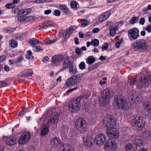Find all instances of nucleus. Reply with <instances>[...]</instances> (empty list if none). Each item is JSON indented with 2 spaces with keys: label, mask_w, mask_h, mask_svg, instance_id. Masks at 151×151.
I'll list each match as a JSON object with an SVG mask.
<instances>
[{
  "label": "nucleus",
  "mask_w": 151,
  "mask_h": 151,
  "mask_svg": "<svg viewBox=\"0 0 151 151\" xmlns=\"http://www.w3.org/2000/svg\"><path fill=\"white\" fill-rule=\"evenodd\" d=\"M116 122L115 118L109 115L105 116L103 120L104 126L107 128L106 132L108 137L117 139L119 137V133L114 128Z\"/></svg>",
  "instance_id": "obj_1"
},
{
  "label": "nucleus",
  "mask_w": 151,
  "mask_h": 151,
  "mask_svg": "<svg viewBox=\"0 0 151 151\" xmlns=\"http://www.w3.org/2000/svg\"><path fill=\"white\" fill-rule=\"evenodd\" d=\"M132 48L135 51L144 52L147 50V41L143 39L136 40L132 45Z\"/></svg>",
  "instance_id": "obj_2"
},
{
  "label": "nucleus",
  "mask_w": 151,
  "mask_h": 151,
  "mask_svg": "<svg viewBox=\"0 0 151 151\" xmlns=\"http://www.w3.org/2000/svg\"><path fill=\"white\" fill-rule=\"evenodd\" d=\"M83 97L81 96L78 97L76 99L70 101L68 103V108L71 113H77L79 110L81 106V101Z\"/></svg>",
  "instance_id": "obj_3"
},
{
  "label": "nucleus",
  "mask_w": 151,
  "mask_h": 151,
  "mask_svg": "<svg viewBox=\"0 0 151 151\" xmlns=\"http://www.w3.org/2000/svg\"><path fill=\"white\" fill-rule=\"evenodd\" d=\"M114 101V104H116L119 109L126 111L129 108V105L124 100V98L121 95L115 96Z\"/></svg>",
  "instance_id": "obj_4"
},
{
  "label": "nucleus",
  "mask_w": 151,
  "mask_h": 151,
  "mask_svg": "<svg viewBox=\"0 0 151 151\" xmlns=\"http://www.w3.org/2000/svg\"><path fill=\"white\" fill-rule=\"evenodd\" d=\"M150 76V75L148 73L145 75L143 74L141 77L140 83L137 87L139 89L148 87L151 83Z\"/></svg>",
  "instance_id": "obj_5"
},
{
  "label": "nucleus",
  "mask_w": 151,
  "mask_h": 151,
  "mask_svg": "<svg viewBox=\"0 0 151 151\" xmlns=\"http://www.w3.org/2000/svg\"><path fill=\"white\" fill-rule=\"evenodd\" d=\"M75 126L77 129L81 134L85 132L87 130L86 121L82 118L79 117L76 120Z\"/></svg>",
  "instance_id": "obj_6"
},
{
  "label": "nucleus",
  "mask_w": 151,
  "mask_h": 151,
  "mask_svg": "<svg viewBox=\"0 0 151 151\" xmlns=\"http://www.w3.org/2000/svg\"><path fill=\"white\" fill-rule=\"evenodd\" d=\"M109 91V89H106L101 93V96L99 99V103L101 106H105L109 104L110 95Z\"/></svg>",
  "instance_id": "obj_7"
},
{
  "label": "nucleus",
  "mask_w": 151,
  "mask_h": 151,
  "mask_svg": "<svg viewBox=\"0 0 151 151\" xmlns=\"http://www.w3.org/2000/svg\"><path fill=\"white\" fill-rule=\"evenodd\" d=\"M139 31L138 28L134 27L128 30V36L129 39L132 41L137 39L139 36Z\"/></svg>",
  "instance_id": "obj_8"
},
{
  "label": "nucleus",
  "mask_w": 151,
  "mask_h": 151,
  "mask_svg": "<svg viewBox=\"0 0 151 151\" xmlns=\"http://www.w3.org/2000/svg\"><path fill=\"white\" fill-rule=\"evenodd\" d=\"M128 97L130 101H133L134 103L137 104L141 101V99L137 95L135 91L133 90H128Z\"/></svg>",
  "instance_id": "obj_9"
},
{
  "label": "nucleus",
  "mask_w": 151,
  "mask_h": 151,
  "mask_svg": "<svg viewBox=\"0 0 151 151\" xmlns=\"http://www.w3.org/2000/svg\"><path fill=\"white\" fill-rule=\"evenodd\" d=\"M128 97L130 101H133L134 103L137 104L141 101V99L137 95L135 91L133 90H128Z\"/></svg>",
  "instance_id": "obj_10"
},
{
  "label": "nucleus",
  "mask_w": 151,
  "mask_h": 151,
  "mask_svg": "<svg viewBox=\"0 0 151 151\" xmlns=\"http://www.w3.org/2000/svg\"><path fill=\"white\" fill-rule=\"evenodd\" d=\"M128 97L130 101H133L134 103L137 104L141 101V99L137 95L135 91L133 90H128Z\"/></svg>",
  "instance_id": "obj_11"
},
{
  "label": "nucleus",
  "mask_w": 151,
  "mask_h": 151,
  "mask_svg": "<svg viewBox=\"0 0 151 151\" xmlns=\"http://www.w3.org/2000/svg\"><path fill=\"white\" fill-rule=\"evenodd\" d=\"M132 120V124L134 125L137 126L140 129H142L145 126L144 120L139 116H136Z\"/></svg>",
  "instance_id": "obj_12"
},
{
  "label": "nucleus",
  "mask_w": 151,
  "mask_h": 151,
  "mask_svg": "<svg viewBox=\"0 0 151 151\" xmlns=\"http://www.w3.org/2000/svg\"><path fill=\"white\" fill-rule=\"evenodd\" d=\"M30 137V134L29 132H24L19 138V144L22 145L25 144L29 140Z\"/></svg>",
  "instance_id": "obj_13"
},
{
  "label": "nucleus",
  "mask_w": 151,
  "mask_h": 151,
  "mask_svg": "<svg viewBox=\"0 0 151 151\" xmlns=\"http://www.w3.org/2000/svg\"><path fill=\"white\" fill-rule=\"evenodd\" d=\"M59 114L57 113L54 112L49 117L47 124V125L51 126L58 122Z\"/></svg>",
  "instance_id": "obj_14"
},
{
  "label": "nucleus",
  "mask_w": 151,
  "mask_h": 151,
  "mask_svg": "<svg viewBox=\"0 0 151 151\" xmlns=\"http://www.w3.org/2000/svg\"><path fill=\"white\" fill-rule=\"evenodd\" d=\"M109 137L110 139H108L106 142L104 147L106 150H114L116 149V142L114 140L111 139L114 138Z\"/></svg>",
  "instance_id": "obj_15"
},
{
  "label": "nucleus",
  "mask_w": 151,
  "mask_h": 151,
  "mask_svg": "<svg viewBox=\"0 0 151 151\" xmlns=\"http://www.w3.org/2000/svg\"><path fill=\"white\" fill-rule=\"evenodd\" d=\"M96 144L98 145H103L106 141L105 136L102 134H99L95 138Z\"/></svg>",
  "instance_id": "obj_16"
},
{
  "label": "nucleus",
  "mask_w": 151,
  "mask_h": 151,
  "mask_svg": "<svg viewBox=\"0 0 151 151\" xmlns=\"http://www.w3.org/2000/svg\"><path fill=\"white\" fill-rule=\"evenodd\" d=\"M73 63V58L72 57H68L65 59L62 65L63 69H67Z\"/></svg>",
  "instance_id": "obj_17"
},
{
  "label": "nucleus",
  "mask_w": 151,
  "mask_h": 151,
  "mask_svg": "<svg viewBox=\"0 0 151 151\" xmlns=\"http://www.w3.org/2000/svg\"><path fill=\"white\" fill-rule=\"evenodd\" d=\"M76 83V79H75L74 76H72L66 81L64 86L66 88H71Z\"/></svg>",
  "instance_id": "obj_18"
},
{
  "label": "nucleus",
  "mask_w": 151,
  "mask_h": 151,
  "mask_svg": "<svg viewBox=\"0 0 151 151\" xmlns=\"http://www.w3.org/2000/svg\"><path fill=\"white\" fill-rule=\"evenodd\" d=\"M132 142L137 146H141L144 145V142L141 137H133L132 138Z\"/></svg>",
  "instance_id": "obj_19"
},
{
  "label": "nucleus",
  "mask_w": 151,
  "mask_h": 151,
  "mask_svg": "<svg viewBox=\"0 0 151 151\" xmlns=\"http://www.w3.org/2000/svg\"><path fill=\"white\" fill-rule=\"evenodd\" d=\"M94 139L92 137L90 136H87L86 140L84 141L85 145L88 147L92 146L94 143Z\"/></svg>",
  "instance_id": "obj_20"
},
{
  "label": "nucleus",
  "mask_w": 151,
  "mask_h": 151,
  "mask_svg": "<svg viewBox=\"0 0 151 151\" xmlns=\"http://www.w3.org/2000/svg\"><path fill=\"white\" fill-rule=\"evenodd\" d=\"M17 141V138L14 136H12L7 138L6 143L9 145L12 146L15 145Z\"/></svg>",
  "instance_id": "obj_21"
},
{
  "label": "nucleus",
  "mask_w": 151,
  "mask_h": 151,
  "mask_svg": "<svg viewBox=\"0 0 151 151\" xmlns=\"http://www.w3.org/2000/svg\"><path fill=\"white\" fill-rule=\"evenodd\" d=\"M50 126V125L48 126L46 123L43 124L41 127V135L42 136H44L47 134L49 131V128Z\"/></svg>",
  "instance_id": "obj_22"
},
{
  "label": "nucleus",
  "mask_w": 151,
  "mask_h": 151,
  "mask_svg": "<svg viewBox=\"0 0 151 151\" xmlns=\"http://www.w3.org/2000/svg\"><path fill=\"white\" fill-rule=\"evenodd\" d=\"M42 27L39 28L40 29H46L48 27H54L55 25V24L52 21H46L42 24Z\"/></svg>",
  "instance_id": "obj_23"
},
{
  "label": "nucleus",
  "mask_w": 151,
  "mask_h": 151,
  "mask_svg": "<svg viewBox=\"0 0 151 151\" xmlns=\"http://www.w3.org/2000/svg\"><path fill=\"white\" fill-rule=\"evenodd\" d=\"M60 142V139L57 137H52L50 141L51 145L54 147L58 146Z\"/></svg>",
  "instance_id": "obj_24"
},
{
  "label": "nucleus",
  "mask_w": 151,
  "mask_h": 151,
  "mask_svg": "<svg viewBox=\"0 0 151 151\" xmlns=\"http://www.w3.org/2000/svg\"><path fill=\"white\" fill-rule=\"evenodd\" d=\"M62 58L61 55H55L52 57V61L55 64H58L62 61Z\"/></svg>",
  "instance_id": "obj_25"
},
{
  "label": "nucleus",
  "mask_w": 151,
  "mask_h": 151,
  "mask_svg": "<svg viewBox=\"0 0 151 151\" xmlns=\"http://www.w3.org/2000/svg\"><path fill=\"white\" fill-rule=\"evenodd\" d=\"M33 73V71L31 70L26 69L21 72L19 74V76L22 77L31 76Z\"/></svg>",
  "instance_id": "obj_26"
},
{
  "label": "nucleus",
  "mask_w": 151,
  "mask_h": 151,
  "mask_svg": "<svg viewBox=\"0 0 151 151\" xmlns=\"http://www.w3.org/2000/svg\"><path fill=\"white\" fill-rule=\"evenodd\" d=\"M141 137L145 140H151V132L145 131L141 134Z\"/></svg>",
  "instance_id": "obj_27"
},
{
  "label": "nucleus",
  "mask_w": 151,
  "mask_h": 151,
  "mask_svg": "<svg viewBox=\"0 0 151 151\" xmlns=\"http://www.w3.org/2000/svg\"><path fill=\"white\" fill-rule=\"evenodd\" d=\"M69 70L70 73L71 75H75L77 72L76 65L74 63H73L69 67Z\"/></svg>",
  "instance_id": "obj_28"
},
{
  "label": "nucleus",
  "mask_w": 151,
  "mask_h": 151,
  "mask_svg": "<svg viewBox=\"0 0 151 151\" xmlns=\"http://www.w3.org/2000/svg\"><path fill=\"white\" fill-rule=\"evenodd\" d=\"M63 151H74L72 147L68 144H64L61 147Z\"/></svg>",
  "instance_id": "obj_29"
},
{
  "label": "nucleus",
  "mask_w": 151,
  "mask_h": 151,
  "mask_svg": "<svg viewBox=\"0 0 151 151\" xmlns=\"http://www.w3.org/2000/svg\"><path fill=\"white\" fill-rule=\"evenodd\" d=\"M145 110L148 113L151 112V103L149 101H147L144 104Z\"/></svg>",
  "instance_id": "obj_30"
},
{
  "label": "nucleus",
  "mask_w": 151,
  "mask_h": 151,
  "mask_svg": "<svg viewBox=\"0 0 151 151\" xmlns=\"http://www.w3.org/2000/svg\"><path fill=\"white\" fill-rule=\"evenodd\" d=\"M19 16L18 17L17 19L19 21L21 22H26L27 19L28 18V17L25 16L24 15H23L22 14H19Z\"/></svg>",
  "instance_id": "obj_31"
},
{
  "label": "nucleus",
  "mask_w": 151,
  "mask_h": 151,
  "mask_svg": "<svg viewBox=\"0 0 151 151\" xmlns=\"http://www.w3.org/2000/svg\"><path fill=\"white\" fill-rule=\"evenodd\" d=\"M31 9L30 8L27 9L21 10L19 12L22 14L23 15L26 16L29 14L31 11Z\"/></svg>",
  "instance_id": "obj_32"
},
{
  "label": "nucleus",
  "mask_w": 151,
  "mask_h": 151,
  "mask_svg": "<svg viewBox=\"0 0 151 151\" xmlns=\"http://www.w3.org/2000/svg\"><path fill=\"white\" fill-rule=\"evenodd\" d=\"M39 41L35 38H33L30 39L29 42V44L32 46H34L35 45H37Z\"/></svg>",
  "instance_id": "obj_33"
},
{
  "label": "nucleus",
  "mask_w": 151,
  "mask_h": 151,
  "mask_svg": "<svg viewBox=\"0 0 151 151\" xmlns=\"http://www.w3.org/2000/svg\"><path fill=\"white\" fill-rule=\"evenodd\" d=\"M125 149L127 151H132L134 149V147L132 144L128 143L126 145Z\"/></svg>",
  "instance_id": "obj_34"
},
{
  "label": "nucleus",
  "mask_w": 151,
  "mask_h": 151,
  "mask_svg": "<svg viewBox=\"0 0 151 151\" xmlns=\"http://www.w3.org/2000/svg\"><path fill=\"white\" fill-rule=\"evenodd\" d=\"M95 59L92 56L89 57L86 59L87 63L89 65L93 64L95 61Z\"/></svg>",
  "instance_id": "obj_35"
},
{
  "label": "nucleus",
  "mask_w": 151,
  "mask_h": 151,
  "mask_svg": "<svg viewBox=\"0 0 151 151\" xmlns=\"http://www.w3.org/2000/svg\"><path fill=\"white\" fill-rule=\"evenodd\" d=\"M60 9L65 14H67L68 13V11L67 7L64 5H61L60 6Z\"/></svg>",
  "instance_id": "obj_36"
},
{
  "label": "nucleus",
  "mask_w": 151,
  "mask_h": 151,
  "mask_svg": "<svg viewBox=\"0 0 151 151\" xmlns=\"http://www.w3.org/2000/svg\"><path fill=\"white\" fill-rule=\"evenodd\" d=\"M32 53L30 50L27 51V53L25 55V58L28 59L32 60L34 58V57L32 55Z\"/></svg>",
  "instance_id": "obj_37"
},
{
  "label": "nucleus",
  "mask_w": 151,
  "mask_h": 151,
  "mask_svg": "<svg viewBox=\"0 0 151 151\" xmlns=\"http://www.w3.org/2000/svg\"><path fill=\"white\" fill-rule=\"evenodd\" d=\"M15 30L14 28H7L4 29L3 31L4 32L11 33L13 32Z\"/></svg>",
  "instance_id": "obj_38"
},
{
  "label": "nucleus",
  "mask_w": 151,
  "mask_h": 151,
  "mask_svg": "<svg viewBox=\"0 0 151 151\" xmlns=\"http://www.w3.org/2000/svg\"><path fill=\"white\" fill-rule=\"evenodd\" d=\"M23 35L21 33L14 34L13 35V37L16 39L21 40L23 38Z\"/></svg>",
  "instance_id": "obj_39"
},
{
  "label": "nucleus",
  "mask_w": 151,
  "mask_h": 151,
  "mask_svg": "<svg viewBox=\"0 0 151 151\" xmlns=\"http://www.w3.org/2000/svg\"><path fill=\"white\" fill-rule=\"evenodd\" d=\"M91 45L94 47H96L99 44V41L98 39H95L91 41Z\"/></svg>",
  "instance_id": "obj_40"
},
{
  "label": "nucleus",
  "mask_w": 151,
  "mask_h": 151,
  "mask_svg": "<svg viewBox=\"0 0 151 151\" xmlns=\"http://www.w3.org/2000/svg\"><path fill=\"white\" fill-rule=\"evenodd\" d=\"M122 130L124 134L125 135L129 134L131 132L130 129L128 127H124L122 129Z\"/></svg>",
  "instance_id": "obj_41"
},
{
  "label": "nucleus",
  "mask_w": 151,
  "mask_h": 151,
  "mask_svg": "<svg viewBox=\"0 0 151 151\" xmlns=\"http://www.w3.org/2000/svg\"><path fill=\"white\" fill-rule=\"evenodd\" d=\"M129 83L131 86H133L137 81L136 78H132L129 79Z\"/></svg>",
  "instance_id": "obj_42"
},
{
  "label": "nucleus",
  "mask_w": 151,
  "mask_h": 151,
  "mask_svg": "<svg viewBox=\"0 0 151 151\" xmlns=\"http://www.w3.org/2000/svg\"><path fill=\"white\" fill-rule=\"evenodd\" d=\"M123 24L122 21L118 22L115 23L114 24V28L118 30V29L122 26Z\"/></svg>",
  "instance_id": "obj_43"
},
{
  "label": "nucleus",
  "mask_w": 151,
  "mask_h": 151,
  "mask_svg": "<svg viewBox=\"0 0 151 151\" xmlns=\"http://www.w3.org/2000/svg\"><path fill=\"white\" fill-rule=\"evenodd\" d=\"M110 12L107 11L106 12L103 13L102 14L104 17V18H105V20L107 19L111 15Z\"/></svg>",
  "instance_id": "obj_44"
},
{
  "label": "nucleus",
  "mask_w": 151,
  "mask_h": 151,
  "mask_svg": "<svg viewBox=\"0 0 151 151\" xmlns=\"http://www.w3.org/2000/svg\"><path fill=\"white\" fill-rule=\"evenodd\" d=\"M117 29L113 27V28L110 29V34L111 36H113L116 34V31Z\"/></svg>",
  "instance_id": "obj_45"
},
{
  "label": "nucleus",
  "mask_w": 151,
  "mask_h": 151,
  "mask_svg": "<svg viewBox=\"0 0 151 151\" xmlns=\"http://www.w3.org/2000/svg\"><path fill=\"white\" fill-rule=\"evenodd\" d=\"M5 7L7 9H12L15 7V5L13 4L12 3L7 4L5 5Z\"/></svg>",
  "instance_id": "obj_46"
},
{
  "label": "nucleus",
  "mask_w": 151,
  "mask_h": 151,
  "mask_svg": "<svg viewBox=\"0 0 151 151\" xmlns=\"http://www.w3.org/2000/svg\"><path fill=\"white\" fill-rule=\"evenodd\" d=\"M73 32L71 31V30L70 29L69 27L66 30V33L65 35V37L67 38L69 37L70 35Z\"/></svg>",
  "instance_id": "obj_47"
},
{
  "label": "nucleus",
  "mask_w": 151,
  "mask_h": 151,
  "mask_svg": "<svg viewBox=\"0 0 151 151\" xmlns=\"http://www.w3.org/2000/svg\"><path fill=\"white\" fill-rule=\"evenodd\" d=\"M88 22V21L85 19H82L81 20V24L83 27H85L87 26Z\"/></svg>",
  "instance_id": "obj_48"
},
{
  "label": "nucleus",
  "mask_w": 151,
  "mask_h": 151,
  "mask_svg": "<svg viewBox=\"0 0 151 151\" xmlns=\"http://www.w3.org/2000/svg\"><path fill=\"white\" fill-rule=\"evenodd\" d=\"M77 3L75 1H73L71 2L70 6L72 8H75L76 9H77Z\"/></svg>",
  "instance_id": "obj_49"
},
{
  "label": "nucleus",
  "mask_w": 151,
  "mask_h": 151,
  "mask_svg": "<svg viewBox=\"0 0 151 151\" xmlns=\"http://www.w3.org/2000/svg\"><path fill=\"white\" fill-rule=\"evenodd\" d=\"M139 18L137 17H135L132 18L130 21V23L133 24L136 23L138 20Z\"/></svg>",
  "instance_id": "obj_50"
},
{
  "label": "nucleus",
  "mask_w": 151,
  "mask_h": 151,
  "mask_svg": "<svg viewBox=\"0 0 151 151\" xmlns=\"http://www.w3.org/2000/svg\"><path fill=\"white\" fill-rule=\"evenodd\" d=\"M33 50L35 52L41 51L42 50L40 46H36L33 47Z\"/></svg>",
  "instance_id": "obj_51"
},
{
  "label": "nucleus",
  "mask_w": 151,
  "mask_h": 151,
  "mask_svg": "<svg viewBox=\"0 0 151 151\" xmlns=\"http://www.w3.org/2000/svg\"><path fill=\"white\" fill-rule=\"evenodd\" d=\"M17 44L15 41L12 40L10 43V45L13 48L16 47H17Z\"/></svg>",
  "instance_id": "obj_52"
},
{
  "label": "nucleus",
  "mask_w": 151,
  "mask_h": 151,
  "mask_svg": "<svg viewBox=\"0 0 151 151\" xmlns=\"http://www.w3.org/2000/svg\"><path fill=\"white\" fill-rule=\"evenodd\" d=\"M143 29L147 30L148 33L151 32V24L147 26L146 27L143 28Z\"/></svg>",
  "instance_id": "obj_53"
},
{
  "label": "nucleus",
  "mask_w": 151,
  "mask_h": 151,
  "mask_svg": "<svg viewBox=\"0 0 151 151\" xmlns=\"http://www.w3.org/2000/svg\"><path fill=\"white\" fill-rule=\"evenodd\" d=\"M79 67L80 69L81 70L84 69L85 68V65L84 62H81L79 65Z\"/></svg>",
  "instance_id": "obj_54"
},
{
  "label": "nucleus",
  "mask_w": 151,
  "mask_h": 151,
  "mask_svg": "<svg viewBox=\"0 0 151 151\" xmlns=\"http://www.w3.org/2000/svg\"><path fill=\"white\" fill-rule=\"evenodd\" d=\"M98 66L99 65L98 63L92 65L90 68H89V70H93L97 68Z\"/></svg>",
  "instance_id": "obj_55"
},
{
  "label": "nucleus",
  "mask_w": 151,
  "mask_h": 151,
  "mask_svg": "<svg viewBox=\"0 0 151 151\" xmlns=\"http://www.w3.org/2000/svg\"><path fill=\"white\" fill-rule=\"evenodd\" d=\"M8 85V83L3 81H0V87H2Z\"/></svg>",
  "instance_id": "obj_56"
},
{
  "label": "nucleus",
  "mask_w": 151,
  "mask_h": 151,
  "mask_svg": "<svg viewBox=\"0 0 151 151\" xmlns=\"http://www.w3.org/2000/svg\"><path fill=\"white\" fill-rule=\"evenodd\" d=\"M105 46H103L102 47V51L106 50L108 48L109 44L107 43H104Z\"/></svg>",
  "instance_id": "obj_57"
},
{
  "label": "nucleus",
  "mask_w": 151,
  "mask_h": 151,
  "mask_svg": "<svg viewBox=\"0 0 151 151\" xmlns=\"http://www.w3.org/2000/svg\"><path fill=\"white\" fill-rule=\"evenodd\" d=\"M145 22V18L143 17L141 18L139 22V23L141 25L144 24Z\"/></svg>",
  "instance_id": "obj_58"
},
{
  "label": "nucleus",
  "mask_w": 151,
  "mask_h": 151,
  "mask_svg": "<svg viewBox=\"0 0 151 151\" xmlns=\"http://www.w3.org/2000/svg\"><path fill=\"white\" fill-rule=\"evenodd\" d=\"M55 15L56 16H59L60 15V11L58 10H55L54 11Z\"/></svg>",
  "instance_id": "obj_59"
},
{
  "label": "nucleus",
  "mask_w": 151,
  "mask_h": 151,
  "mask_svg": "<svg viewBox=\"0 0 151 151\" xmlns=\"http://www.w3.org/2000/svg\"><path fill=\"white\" fill-rule=\"evenodd\" d=\"M83 76V73H80L78 74H77L76 75L72 76H74V78L75 79V78L76 77L77 78H80L82 77Z\"/></svg>",
  "instance_id": "obj_60"
},
{
  "label": "nucleus",
  "mask_w": 151,
  "mask_h": 151,
  "mask_svg": "<svg viewBox=\"0 0 151 151\" xmlns=\"http://www.w3.org/2000/svg\"><path fill=\"white\" fill-rule=\"evenodd\" d=\"M99 20L100 22H103L105 20L103 16L101 14L99 18Z\"/></svg>",
  "instance_id": "obj_61"
},
{
  "label": "nucleus",
  "mask_w": 151,
  "mask_h": 151,
  "mask_svg": "<svg viewBox=\"0 0 151 151\" xmlns=\"http://www.w3.org/2000/svg\"><path fill=\"white\" fill-rule=\"evenodd\" d=\"M81 50L80 49L77 48L75 50V53L78 55H79L81 54Z\"/></svg>",
  "instance_id": "obj_62"
},
{
  "label": "nucleus",
  "mask_w": 151,
  "mask_h": 151,
  "mask_svg": "<svg viewBox=\"0 0 151 151\" xmlns=\"http://www.w3.org/2000/svg\"><path fill=\"white\" fill-rule=\"evenodd\" d=\"M6 59V57L5 55L0 56V63L3 62Z\"/></svg>",
  "instance_id": "obj_63"
},
{
  "label": "nucleus",
  "mask_w": 151,
  "mask_h": 151,
  "mask_svg": "<svg viewBox=\"0 0 151 151\" xmlns=\"http://www.w3.org/2000/svg\"><path fill=\"white\" fill-rule=\"evenodd\" d=\"M99 31V28H94L92 30V32L94 33H97Z\"/></svg>",
  "instance_id": "obj_64"
}]
</instances>
